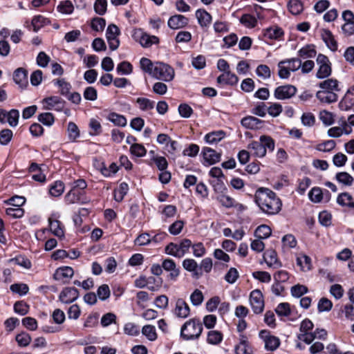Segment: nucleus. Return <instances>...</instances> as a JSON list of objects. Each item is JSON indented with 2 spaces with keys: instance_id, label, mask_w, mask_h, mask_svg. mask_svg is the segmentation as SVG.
<instances>
[{
  "instance_id": "62",
  "label": "nucleus",
  "mask_w": 354,
  "mask_h": 354,
  "mask_svg": "<svg viewBox=\"0 0 354 354\" xmlns=\"http://www.w3.org/2000/svg\"><path fill=\"white\" fill-rule=\"evenodd\" d=\"M319 119L326 126L331 125L334 122L333 114L326 111H322L320 112Z\"/></svg>"
},
{
  "instance_id": "33",
  "label": "nucleus",
  "mask_w": 354,
  "mask_h": 354,
  "mask_svg": "<svg viewBox=\"0 0 354 354\" xmlns=\"http://www.w3.org/2000/svg\"><path fill=\"white\" fill-rule=\"evenodd\" d=\"M316 50L313 46L307 45L301 48L298 51V56L301 59H306L315 57L316 56Z\"/></svg>"
},
{
  "instance_id": "21",
  "label": "nucleus",
  "mask_w": 354,
  "mask_h": 354,
  "mask_svg": "<svg viewBox=\"0 0 354 354\" xmlns=\"http://www.w3.org/2000/svg\"><path fill=\"white\" fill-rule=\"evenodd\" d=\"M183 267L188 272H192L193 276L198 278L202 275V272L199 271L197 262L193 259H185L183 261Z\"/></svg>"
},
{
  "instance_id": "34",
  "label": "nucleus",
  "mask_w": 354,
  "mask_h": 354,
  "mask_svg": "<svg viewBox=\"0 0 354 354\" xmlns=\"http://www.w3.org/2000/svg\"><path fill=\"white\" fill-rule=\"evenodd\" d=\"M335 179L338 183L346 186H351L354 181V178L346 171L337 173L335 175Z\"/></svg>"
},
{
  "instance_id": "16",
  "label": "nucleus",
  "mask_w": 354,
  "mask_h": 354,
  "mask_svg": "<svg viewBox=\"0 0 354 354\" xmlns=\"http://www.w3.org/2000/svg\"><path fill=\"white\" fill-rule=\"evenodd\" d=\"M202 153L203 155V158L205 161L208 164V165H214L219 162L221 160V153H218L211 148L204 147L203 149Z\"/></svg>"
},
{
  "instance_id": "40",
  "label": "nucleus",
  "mask_w": 354,
  "mask_h": 354,
  "mask_svg": "<svg viewBox=\"0 0 354 354\" xmlns=\"http://www.w3.org/2000/svg\"><path fill=\"white\" fill-rule=\"evenodd\" d=\"M289 11L292 15H299L303 10V4L300 0H290L288 4Z\"/></svg>"
},
{
  "instance_id": "3",
  "label": "nucleus",
  "mask_w": 354,
  "mask_h": 354,
  "mask_svg": "<svg viewBox=\"0 0 354 354\" xmlns=\"http://www.w3.org/2000/svg\"><path fill=\"white\" fill-rule=\"evenodd\" d=\"M192 245V241L188 239H183L179 243H169L165 248L166 254L176 258H182L188 252Z\"/></svg>"
},
{
  "instance_id": "27",
  "label": "nucleus",
  "mask_w": 354,
  "mask_h": 354,
  "mask_svg": "<svg viewBox=\"0 0 354 354\" xmlns=\"http://www.w3.org/2000/svg\"><path fill=\"white\" fill-rule=\"evenodd\" d=\"M13 80L21 87L26 86L28 84L26 71L22 68H17L14 72Z\"/></svg>"
},
{
  "instance_id": "36",
  "label": "nucleus",
  "mask_w": 354,
  "mask_h": 354,
  "mask_svg": "<svg viewBox=\"0 0 354 354\" xmlns=\"http://www.w3.org/2000/svg\"><path fill=\"white\" fill-rule=\"evenodd\" d=\"M64 191V184L60 180L55 181L50 187L49 193L52 196L57 197L61 196Z\"/></svg>"
},
{
  "instance_id": "25",
  "label": "nucleus",
  "mask_w": 354,
  "mask_h": 354,
  "mask_svg": "<svg viewBox=\"0 0 354 354\" xmlns=\"http://www.w3.org/2000/svg\"><path fill=\"white\" fill-rule=\"evenodd\" d=\"M354 105V86L349 89L339 103L342 110L347 111Z\"/></svg>"
},
{
  "instance_id": "30",
  "label": "nucleus",
  "mask_w": 354,
  "mask_h": 354,
  "mask_svg": "<svg viewBox=\"0 0 354 354\" xmlns=\"http://www.w3.org/2000/svg\"><path fill=\"white\" fill-rule=\"evenodd\" d=\"M241 123L247 129H255L259 128L263 122L254 116H247L241 120Z\"/></svg>"
},
{
  "instance_id": "63",
  "label": "nucleus",
  "mask_w": 354,
  "mask_h": 354,
  "mask_svg": "<svg viewBox=\"0 0 354 354\" xmlns=\"http://www.w3.org/2000/svg\"><path fill=\"white\" fill-rule=\"evenodd\" d=\"M130 151L132 154L138 157H142L147 153L146 149L140 144H133L131 146Z\"/></svg>"
},
{
  "instance_id": "14",
  "label": "nucleus",
  "mask_w": 354,
  "mask_h": 354,
  "mask_svg": "<svg viewBox=\"0 0 354 354\" xmlns=\"http://www.w3.org/2000/svg\"><path fill=\"white\" fill-rule=\"evenodd\" d=\"M74 274L73 269L71 267L64 266L57 269L53 277L57 281H62L64 283L68 281Z\"/></svg>"
},
{
  "instance_id": "28",
  "label": "nucleus",
  "mask_w": 354,
  "mask_h": 354,
  "mask_svg": "<svg viewBox=\"0 0 354 354\" xmlns=\"http://www.w3.org/2000/svg\"><path fill=\"white\" fill-rule=\"evenodd\" d=\"M322 38L327 46L333 51L337 49V44L331 32L328 30H322Z\"/></svg>"
},
{
  "instance_id": "48",
  "label": "nucleus",
  "mask_w": 354,
  "mask_h": 354,
  "mask_svg": "<svg viewBox=\"0 0 354 354\" xmlns=\"http://www.w3.org/2000/svg\"><path fill=\"white\" fill-rule=\"evenodd\" d=\"M59 12L66 15H70L73 12L74 7L70 1H64L57 6Z\"/></svg>"
},
{
  "instance_id": "31",
  "label": "nucleus",
  "mask_w": 354,
  "mask_h": 354,
  "mask_svg": "<svg viewBox=\"0 0 354 354\" xmlns=\"http://www.w3.org/2000/svg\"><path fill=\"white\" fill-rule=\"evenodd\" d=\"M337 202L342 206H346L351 209L354 208L353 198L352 196L347 192H344L339 194L337 198Z\"/></svg>"
},
{
  "instance_id": "39",
  "label": "nucleus",
  "mask_w": 354,
  "mask_h": 354,
  "mask_svg": "<svg viewBox=\"0 0 354 354\" xmlns=\"http://www.w3.org/2000/svg\"><path fill=\"white\" fill-rule=\"evenodd\" d=\"M136 103L142 111H149L154 108V102L146 97H138Z\"/></svg>"
},
{
  "instance_id": "7",
  "label": "nucleus",
  "mask_w": 354,
  "mask_h": 354,
  "mask_svg": "<svg viewBox=\"0 0 354 354\" xmlns=\"http://www.w3.org/2000/svg\"><path fill=\"white\" fill-rule=\"evenodd\" d=\"M297 91V88L291 84L277 86L274 91V96L279 100H286L293 97Z\"/></svg>"
},
{
  "instance_id": "47",
  "label": "nucleus",
  "mask_w": 354,
  "mask_h": 354,
  "mask_svg": "<svg viewBox=\"0 0 354 354\" xmlns=\"http://www.w3.org/2000/svg\"><path fill=\"white\" fill-rule=\"evenodd\" d=\"M203 300V294L198 289H196L190 295V301L193 306H198L201 305Z\"/></svg>"
},
{
  "instance_id": "26",
  "label": "nucleus",
  "mask_w": 354,
  "mask_h": 354,
  "mask_svg": "<svg viewBox=\"0 0 354 354\" xmlns=\"http://www.w3.org/2000/svg\"><path fill=\"white\" fill-rule=\"evenodd\" d=\"M319 86L322 89L321 91L339 92L340 88H339L338 81L335 79H327L319 83Z\"/></svg>"
},
{
  "instance_id": "18",
  "label": "nucleus",
  "mask_w": 354,
  "mask_h": 354,
  "mask_svg": "<svg viewBox=\"0 0 354 354\" xmlns=\"http://www.w3.org/2000/svg\"><path fill=\"white\" fill-rule=\"evenodd\" d=\"M236 354H253L252 349L249 345L248 337L241 334L239 344L235 348Z\"/></svg>"
},
{
  "instance_id": "45",
  "label": "nucleus",
  "mask_w": 354,
  "mask_h": 354,
  "mask_svg": "<svg viewBox=\"0 0 354 354\" xmlns=\"http://www.w3.org/2000/svg\"><path fill=\"white\" fill-rule=\"evenodd\" d=\"M297 265H299L301 269L304 271L310 270L311 268V259L309 257L303 254L298 257L297 259Z\"/></svg>"
},
{
  "instance_id": "55",
  "label": "nucleus",
  "mask_w": 354,
  "mask_h": 354,
  "mask_svg": "<svg viewBox=\"0 0 354 354\" xmlns=\"http://www.w3.org/2000/svg\"><path fill=\"white\" fill-rule=\"evenodd\" d=\"M141 68L146 73H148L149 75H152L153 70L154 68V64L151 62V61L148 59L143 57L140 59V62Z\"/></svg>"
},
{
  "instance_id": "42",
  "label": "nucleus",
  "mask_w": 354,
  "mask_h": 354,
  "mask_svg": "<svg viewBox=\"0 0 354 354\" xmlns=\"http://www.w3.org/2000/svg\"><path fill=\"white\" fill-rule=\"evenodd\" d=\"M142 333L149 341H154L157 339L156 328L153 326H144L142 329Z\"/></svg>"
},
{
  "instance_id": "37",
  "label": "nucleus",
  "mask_w": 354,
  "mask_h": 354,
  "mask_svg": "<svg viewBox=\"0 0 354 354\" xmlns=\"http://www.w3.org/2000/svg\"><path fill=\"white\" fill-rule=\"evenodd\" d=\"M272 233L270 227L266 225H261L259 226L254 232L257 238L260 239H265L268 238Z\"/></svg>"
},
{
  "instance_id": "11",
  "label": "nucleus",
  "mask_w": 354,
  "mask_h": 354,
  "mask_svg": "<svg viewBox=\"0 0 354 354\" xmlns=\"http://www.w3.org/2000/svg\"><path fill=\"white\" fill-rule=\"evenodd\" d=\"M162 268L169 272L168 277L171 281H176L180 275V269L177 267L176 263L173 259H166L162 261Z\"/></svg>"
},
{
  "instance_id": "8",
  "label": "nucleus",
  "mask_w": 354,
  "mask_h": 354,
  "mask_svg": "<svg viewBox=\"0 0 354 354\" xmlns=\"http://www.w3.org/2000/svg\"><path fill=\"white\" fill-rule=\"evenodd\" d=\"M250 304L253 312L259 314L264 308V300L263 294L259 290H254L250 292Z\"/></svg>"
},
{
  "instance_id": "10",
  "label": "nucleus",
  "mask_w": 354,
  "mask_h": 354,
  "mask_svg": "<svg viewBox=\"0 0 354 354\" xmlns=\"http://www.w3.org/2000/svg\"><path fill=\"white\" fill-rule=\"evenodd\" d=\"M42 103L44 104V109L46 110L55 109L59 111L64 107V101L58 96H51L43 99Z\"/></svg>"
},
{
  "instance_id": "58",
  "label": "nucleus",
  "mask_w": 354,
  "mask_h": 354,
  "mask_svg": "<svg viewBox=\"0 0 354 354\" xmlns=\"http://www.w3.org/2000/svg\"><path fill=\"white\" fill-rule=\"evenodd\" d=\"M283 61L287 62V67H288L290 71L295 72L301 67V59L299 58L286 59Z\"/></svg>"
},
{
  "instance_id": "59",
  "label": "nucleus",
  "mask_w": 354,
  "mask_h": 354,
  "mask_svg": "<svg viewBox=\"0 0 354 354\" xmlns=\"http://www.w3.org/2000/svg\"><path fill=\"white\" fill-rule=\"evenodd\" d=\"M309 198L311 201L314 203H319L322 199V189L319 187H314L313 188L309 194H308Z\"/></svg>"
},
{
  "instance_id": "32",
  "label": "nucleus",
  "mask_w": 354,
  "mask_h": 354,
  "mask_svg": "<svg viewBox=\"0 0 354 354\" xmlns=\"http://www.w3.org/2000/svg\"><path fill=\"white\" fill-rule=\"evenodd\" d=\"M225 136V133L223 131H213L207 133L205 136V140L207 143L210 145L216 144L224 138Z\"/></svg>"
},
{
  "instance_id": "15",
  "label": "nucleus",
  "mask_w": 354,
  "mask_h": 354,
  "mask_svg": "<svg viewBox=\"0 0 354 354\" xmlns=\"http://www.w3.org/2000/svg\"><path fill=\"white\" fill-rule=\"evenodd\" d=\"M174 312L178 317L186 318L190 313V308L183 299L179 298L176 301Z\"/></svg>"
},
{
  "instance_id": "6",
  "label": "nucleus",
  "mask_w": 354,
  "mask_h": 354,
  "mask_svg": "<svg viewBox=\"0 0 354 354\" xmlns=\"http://www.w3.org/2000/svg\"><path fill=\"white\" fill-rule=\"evenodd\" d=\"M317 63L319 68L316 77L318 79H324L330 75L332 72L331 64L326 55L319 54L317 57Z\"/></svg>"
},
{
  "instance_id": "61",
  "label": "nucleus",
  "mask_w": 354,
  "mask_h": 354,
  "mask_svg": "<svg viewBox=\"0 0 354 354\" xmlns=\"http://www.w3.org/2000/svg\"><path fill=\"white\" fill-rule=\"evenodd\" d=\"M83 95L86 100L94 101L97 97V92L94 87L88 86L85 88Z\"/></svg>"
},
{
  "instance_id": "9",
  "label": "nucleus",
  "mask_w": 354,
  "mask_h": 354,
  "mask_svg": "<svg viewBox=\"0 0 354 354\" xmlns=\"http://www.w3.org/2000/svg\"><path fill=\"white\" fill-rule=\"evenodd\" d=\"M65 203L68 205L74 203H86L88 201L84 196V192L77 189H71L64 196Z\"/></svg>"
},
{
  "instance_id": "46",
  "label": "nucleus",
  "mask_w": 354,
  "mask_h": 354,
  "mask_svg": "<svg viewBox=\"0 0 354 354\" xmlns=\"http://www.w3.org/2000/svg\"><path fill=\"white\" fill-rule=\"evenodd\" d=\"M55 84L59 87V92L62 95H68L72 88L71 84L64 79L57 80Z\"/></svg>"
},
{
  "instance_id": "4",
  "label": "nucleus",
  "mask_w": 354,
  "mask_h": 354,
  "mask_svg": "<svg viewBox=\"0 0 354 354\" xmlns=\"http://www.w3.org/2000/svg\"><path fill=\"white\" fill-rule=\"evenodd\" d=\"M175 75L174 70L172 67L162 62H156L153 70L152 75L158 80L165 82L171 81Z\"/></svg>"
},
{
  "instance_id": "57",
  "label": "nucleus",
  "mask_w": 354,
  "mask_h": 354,
  "mask_svg": "<svg viewBox=\"0 0 354 354\" xmlns=\"http://www.w3.org/2000/svg\"><path fill=\"white\" fill-rule=\"evenodd\" d=\"M283 35L281 29L279 28H270L266 30L264 36L273 39H278Z\"/></svg>"
},
{
  "instance_id": "1",
  "label": "nucleus",
  "mask_w": 354,
  "mask_h": 354,
  "mask_svg": "<svg viewBox=\"0 0 354 354\" xmlns=\"http://www.w3.org/2000/svg\"><path fill=\"white\" fill-rule=\"evenodd\" d=\"M255 202L268 214H275L281 210V202L274 192L268 188H259L255 193Z\"/></svg>"
},
{
  "instance_id": "29",
  "label": "nucleus",
  "mask_w": 354,
  "mask_h": 354,
  "mask_svg": "<svg viewBox=\"0 0 354 354\" xmlns=\"http://www.w3.org/2000/svg\"><path fill=\"white\" fill-rule=\"evenodd\" d=\"M196 17L202 27L208 26L212 21V16L205 10L198 9L196 12Z\"/></svg>"
},
{
  "instance_id": "35",
  "label": "nucleus",
  "mask_w": 354,
  "mask_h": 354,
  "mask_svg": "<svg viewBox=\"0 0 354 354\" xmlns=\"http://www.w3.org/2000/svg\"><path fill=\"white\" fill-rule=\"evenodd\" d=\"M48 19L42 15H37L33 17L31 22V26L33 28V31L37 32L41 27L49 24Z\"/></svg>"
},
{
  "instance_id": "23",
  "label": "nucleus",
  "mask_w": 354,
  "mask_h": 354,
  "mask_svg": "<svg viewBox=\"0 0 354 354\" xmlns=\"http://www.w3.org/2000/svg\"><path fill=\"white\" fill-rule=\"evenodd\" d=\"M248 149L255 157L263 158L266 155V149L259 141H252L248 145Z\"/></svg>"
},
{
  "instance_id": "64",
  "label": "nucleus",
  "mask_w": 354,
  "mask_h": 354,
  "mask_svg": "<svg viewBox=\"0 0 354 354\" xmlns=\"http://www.w3.org/2000/svg\"><path fill=\"white\" fill-rule=\"evenodd\" d=\"M268 113L272 117H277L281 114L283 111L282 106L279 103H272L267 109Z\"/></svg>"
},
{
  "instance_id": "22",
  "label": "nucleus",
  "mask_w": 354,
  "mask_h": 354,
  "mask_svg": "<svg viewBox=\"0 0 354 354\" xmlns=\"http://www.w3.org/2000/svg\"><path fill=\"white\" fill-rule=\"evenodd\" d=\"M49 227L50 232L59 238L64 236V231L62 223L57 219L53 218H48Z\"/></svg>"
},
{
  "instance_id": "50",
  "label": "nucleus",
  "mask_w": 354,
  "mask_h": 354,
  "mask_svg": "<svg viewBox=\"0 0 354 354\" xmlns=\"http://www.w3.org/2000/svg\"><path fill=\"white\" fill-rule=\"evenodd\" d=\"M286 63L287 62H284L283 60L278 63V75L281 79H288L290 75V71L288 67L286 66Z\"/></svg>"
},
{
  "instance_id": "5",
  "label": "nucleus",
  "mask_w": 354,
  "mask_h": 354,
  "mask_svg": "<svg viewBox=\"0 0 354 354\" xmlns=\"http://www.w3.org/2000/svg\"><path fill=\"white\" fill-rule=\"evenodd\" d=\"M259 336L263 340L264 348L268 351H274L280 346L281 341L279 338L272 335L267 330H261L259 333Z\"/></svg>"
},
{
  "instance_id": "43",
  "label": "nucleus",
  "mask_w": 354,
  "mask_h": 354,
  "mask_svg": "<svg viewBox=\"0 0 354 354\" xmlns=\"http://www.w3.org/2000/svg\"><path fill=\"white\" fill-rule=\"evenodd\" d=\"M240 22L247 28H254L257 24V20L254 16L245 14L241 17Z\"/></svg>"
},
{
  "instance_id": "24",
  "label": "nucleus",
  "mask_w": 354,
  "mask_h": 354,
  "mask_svg": "<svg viewBox=\"0 0 354 354\" xmlns=\"http://www.w3.org/2000/svg\"><path fill=\"white\" fill-rule=\"evenodd\" d=\"M266 263L269 267L274 269L279 268L281 266V263L278 260L277 255L275 251H267L263 255Z\"/></svg>"
},
{
  "instance_id": "19",
  "label": "nucleus",
  "mask_w": 354,
  "mask_h": 354,
  "mask_svg": "<svg viewBox=\"0 0 354 354\" xmlns=\"http://www.w3.org/2000/svg\"><path fill=\"white\" fill-rule=\"evenodd\" d=\"M238 81L237 76L234 73H231L230 71L224 72L217 77V82L222 85H235Z\"/></svg>"
},
{
  "instance_id": "20",
  "label": "nucleus",
  "mask_w": 354,
  "mask_h": 354,
  "mask_svg": "<svg viewBox=\"0 0 354 354\" xmlns=\"http://www.w3.org/2000/svg\"><path fill=\"white\" fill-rule=\"evenodd\" d=\"M317 98L322 102L330 104L337 101L338 95L337 92L319 91L316 93Z\"/></svg>"
},
{
  "instance_id": "44",
  "label": "nucleus",
  "mask_w": 354,
  "mask_h": 354,
  "mask_svg": "<svg viewBox=\"0 0 354 354\" xmlns=\"http://www.w3.org/2000/svg\"><path fill=\"white\" fill-rule=\"evenodd\" d=\"M7 122H8L10 127H16L18 124V121L19 118V112L17 109H12L8 112L6 114Z\"/></svg>"
},
{
  "instance_id": "13",
  "label": "nucleus",
  "mask_w": 354,
  "mask_h": 354,
  "mask_svg": "<svg viewBox=\"0 0 354 354\" xmlns=\"http://www.w3.org/2000/svg\"><path fill=\"white\" fill-rule=\"evenodd\" d=\"M79 297V292L75 288L67 287L62 290L59 295V300L64 304H71Z\"/></svg>"
},
{
  "instance_id": "51",
  "label": "nucleus",
  "mask_w": 354,
  "mask_h": 354,
  "mask_svg": "<svg viewBox=\"0 0 354 354\" xmlns=\"http://www.w3.org/2000/svg\"><path fill=\"white\" fill-rule=\"evenodd\" d=\"M109 119L111 122L114 123L115 125L124 127L127 124V119L124 116L119 115L115 113H112L109 115Z\"/></svg>"
},
{
  "instance_id": "53",
  "label": "nucleus",
  "mask_w": 354,
  "mask_h": 354,
  "mask_svg": "<svg viewBox=\"0 0 354 354\" xmlns=\"http://www.w3.org/2000/svg\"><path fill=\"white\" fill-rule=\"evenodd\" d=\"M256 73L257 75L263 80H266L270 77L271 71L270 68L265 64H261L257 66Z\"/></svg>"
},
{
  "instance_id": "54",
  "label": "nucleus",
  "mask_w": 354,
  "mask_h": 354,
  "mask_svg": "<svg viewBox=\"0 0 354 354\" xmlns=\"http://www.w3.org/2000/svg\"><path fill=\"white\" fill-rule=\"evenodd\" d=\"M336 146V143L333 140H326L317 145L316 149L319 151L327 152L333 150Z\"/></svg>"
},
{
  "instance_id": "38",
  "label": "nucleus",
  "mask_w": 354,
  "mask_h": 354,
  "mask_svg": "<svg viewBox=\"0 0 354 354\" xmlns=\"http://www.w3.org/2000/svg\"><path fill=\"white\" fill-rule=\"evenodd\" d=\"M223 340V334L218 330H210L207 333V342L209 344L216 345Z\"/></svg>"
},
{
  "instance_id": "17",
  "label": "nucleus",
  "mask_w": 354,
  "mask_h": 354,
  "mask_svg": "<svg viewBox=\"0 0 354 354\" xmlns=\"http://www.w3.org/2000/svg\"><path fill=\"white\" fill-rule=\"evenodd\" d=\"M167 24L171 29H179L187 25L188 19L183 15H176L169 19Z\"/></svg>"
},
{
  "instance_id": "56",
  "label": "nucleus",
  "mask_w": 354,
  "mask_h": 354,
  "mask_svg": "<svg viewBox=\"0 0 354 354\" xmlns=\"http://www.w3.org/2000/svg\"><path fill=\"white\" fill-rule=\"evenodd\" d=\"M275 311L279 316L287 317L291 313L290 304L288 303H281L277 306Z\"/></svg>"
},
{
  "instance_id": "41",
  "label": "nucleus",
  "mask_w": 354,
  "mask_h": 354,
  "mask_svg": "<svg viewBox=\"0 0 354 354\" xmlns=\"http://www.w3.org/2000/svg\"><path fill=\"white\" fill-rule=\"evenodd\" d=\"M129 189L128 184L122 183L120 185L118 189L114 192V198L115 201L120 202L123 200L124 196L127 194Z\"/></svg>"
},
{
  "instance_id": "60",
  "label": "nucleus",
  "mask_w": 354,
  "mask_h": 354,
  "mask_svg": "<svg viewBox=\"0 0 354 354\" xmlns=\"http://www.w3.org/2000/svg\"><path fill=\"white\" fill-rule=\"evenodd\" d=\"M106 26V21L103 18L95 17L91 21V28L95 31H102Z\"/></svg>"
},
{
  "instance_id": "2",
  "label": "nucleus",
  "mask_w": 354,
  "mask_h": 354,
  "mask_svg": "<svg viewBox=\"0 0 354 354\" xmlns=\"http://www.w3.org/2000/svg\"><path fill=\"white\" fill-rule=\"evenodd\" d=\"M203 331V325L198 318H192L185 322L180 329V336L185 340L199 338Z\"/></svg>"
},
{
  "instance_id": "12",
  "label": "nucleus",
  "mask_w": 354,
  "mask_h": 354,
  "mask_svg": "<svg viewBox=\"0 0 354 354\" xmlns=\"http://www.w3.org/2000/svg\"><path fill=\"white\" fill-rule=\"evenodd\" d=\"M134 37L144 48L150 47L153 44L158 43V38L156 36H150L141 30L136 31Z\"/></svg>"
},
{
  "instance_id": "52",
  "label": "nucleus",
  "mask_w": 354,
  "mask_h": 354,
  "mask_svg": "<svg viewBox=\"0 0 354 354\" xmlns=\"http://www.w3.org/2000/svg\"><path fill=\"white\" fill-rule=\"evenodd\" d=\"M38 120L44 125L51 126L54 123L55 118L51 113L46 112L39 114Z\"/></svg>"
},
{
  "instance_id": "49",
  "label": "nucleus",
  "mask_w": 354,
  "mask_h": 354,
  "mask_svg": "<svg viewBox=\"0 0 354 354\" xmlns=\"http://www.w3.org/2000/svg\"><path fill=\"white\" fill-rule=\"evenodd\" d=\"M260 143L262 144L264 149L266 150L268 149L270 151H272L274 149V140L268 136H261L259 138Z\"/></svg>"
}]
</instances>
